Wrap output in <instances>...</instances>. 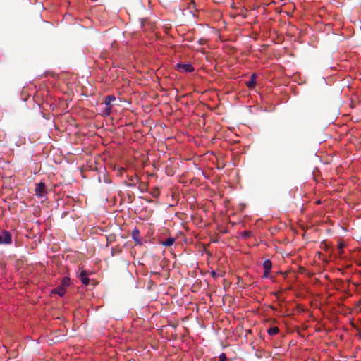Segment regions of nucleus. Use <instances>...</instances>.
<instances>
[{
  "mask_svg": "<svg viewBox=\"0 0 361 361\" xmlns=\"http://www.w3.org/2000/svg\"><path fill=\"white\" fill-rule=\"evenodd\" d=\"M256 79H257V75L255 73H253L251 75L250 80L246 82L247 86L249 88H254L256 85Z\"/></svg>",
  "mask_w": 361,
  "mask_h": 361,
  "instance_id": "0eeeda50",
  "label": "nucleus"
},
{
  "mask_svg": "<svg viewBox=\"0 0 361 361\" xmlns=\"http://www.w3.org/2000/svg\"><path fill=\"white\" fill-rule=\"evenodd\" d=\"M111 112V105L106 106L105 109L103 111V114L105 116H109Z\"/></svg>",
  "mask_w": 361,
  "mask_h": 361,
  "instance_id": "ddd939ff",
  "label": "nucleus"
},
{
  "mask_svg": "<svg viewBox=\"0 0 361 361\" xmlns=\"http://www.w3.org/2000/svg\"><path fill=\"white\" fill-rule=\"evenodd\" d=\"M132 238H133V240L135 241H136L137 243L140 244L141 243V241L140 240V231L137 228H135L133 231H132Z\"/></svg>",
  "mask_w": 361,
  "mask_h": 361,
  "instance_id": "6e6552de",
  "label": "nucleus"
},
{
  "mask_svg": "<svg viewBox=\"0 0 361 361\" xmlns=\"http://www.w3.org/2000/svg\"><path fill=\"white\" fill-rule=\"evenodd\" d=\"M176 70L181 73H191L195 68L190 63H177Z\"/></svg>",
  "mask_w": 361,
  "mask_h": 361,
  "instance_id": "f03ea898",
  "label": "nucleus"
},
{
  "mask_svg": "<svg viewBox=\"0 0 361 361\" xmlns=\"http://www.w3.org/2000/svg\"><path fill=\"white\" fill-rule=\"evenodd\" d=\"M279 328L278 327H271L268 329L267 332L269 335L270 336H274L276 335L279 333Z\"/></svg>",
  "mask_w": 361,
  "mask_h": 361,
  "instance_id": "9d476101",
  "label": "nucleus"
},
{
  "mask_svg": "<svg viewBox=\"0 0 361 361\" xmlns=\"http://www.w3.org/2000/svg\"><path fill=\"white\" fill-rule=\"evenodd\" d=\"M175 242L173 238H168L165 241L162 242V245L166 247L171 246Z\"/></svg>",
  "mask_w": 361,
  "mask_h": 361,
  "instance_id": "1a4fd4ad",
  "label": "nucleus"
},
{
  "mask_svg": "<svg viewBox=\"0 0 361 361\" xmlns=\"http://www.w3.org/2000/svg\"><path fill=\"white\" fill-rule=\"evenodd\" d=\"M79 279L82 281V283L85 285H88L89 283V278L87 273L86 271H82L79 274Z\"/></svg>",
  "mask_w": 361,
  "mask_h": 361,
  "instance_id": "423d86ee",
  "label": "nucleus"
},
{
  "mask_svg": "<svg viewBox=\"0 0 361 361\" xmlns=\"http://www.w3.org/2000/svg\"><path fill=\"white\" fill-rule=\"evenodd\" d=\"M47 188L44 183H39L36 185L35 187V195L38 197L42 198L47 195Z\"/></svg>",
  "mask_w": 361,
  "mask_h": 361,
  "instance_id": "f257e3e1",
  "label": "nucleus"
},
{
  "mask_svg": "<svg viewBox=\"0 0 361 361\" xmlns=\"http://www.w3.org/2000/svg\"><path fill=\"white\" fill-rule=\"evenodd\" d=\"M219 361H227V357L225 353H221L219 355Z\"/></svg>",
  "mask_w": 361,
  "mask_h": 361,
  "instance_id": "2eb2a0df",
  "label": "nucleus"
},
{
  "mask_svg": "<svg viewBox=\"0 0 361 361\" xmlns=\"http://www.w3.org/2000/svg\"><path fill=\"white\" fill-rule=\"evenodd\" d=\"M345 247V245L343 243H340L338 244V253L340 255H342L343 252V248Z\"/></svg>",
  "mask_w": 361,
  "mask_h": 361,
  "instance_id": "4468645a",
  "label": "nucleus"
},
{
  "mask_svg": "<svg viewBox=\"0 0 361 361\" xmlns=\"http://www.w3.org/2000/svg\"><path fill=\"white\" fill-rule=\"evenodd\" d=\"M116 99V97L114 95H109L105 98V105L109 106L111 105V103L112 101H114Z\"/></svg>",
  "mask_w": 361,
  "mask_h": 361,
  "instance_id": "9b49d317",
  "label": "nucleus"
},
{
  "mask_svg": "<svg viewBox=\"0 0 361 361\" xmlns=\"http://www.w3.org/2000/svg\"><path fill=\"white\" fill-rule=\"evenodd\" d=\"M66 289L63 286H61V285L51 290V293L57 294L61 297L63 296L66 294Z\"/></svg>",
  "mask_w": 361,
  "mask_h": 361,
  "instance_id": "39448f33",
  "label": "nucleus"
},
{
  "mask_svg": "<svg viewBox=\"0 0 361 361\" xmlns=\"http://www.w3.org/2000/svg\"><path fill=\"white\" fill-rule=\"evenodd\" d=\"M272 267L271 262L269 259L265 260L263 263V268H264V275L263 276L264 278H268L269 276Z\"/></svg>",
  "mask_w": 361,
  "mask_h": 361,
  "instance_id": "7ed1b4c3",
  "label": "nucleus"
},
{
  "mask_svg": "<svg viewBox=\"0 0 361 361\" xmlns=\"http://www.w3.org/2000/svg\"><path fill=\"white\" fill-rule=\"evenodd\" d=\"M11 243V235L8 231H4L0 234V243L9 244Z\"/></svg>",
  "mask_w": 361,
  "mask_h": 361,
  "instance_id": "20e7f679",
  "label": "nucleus"
},
{
  "mask_svg": "<svg viewBox=\"0 0 361 361\" xmlns=\"http://www.w3.org/2000/svg\"><path fill=\"white\" fill-rule=\"evenodd\" d=\"M70 285V279L68 277H64L61 283V286H63L66 289Z\"/></svg>",
  "mask_w": 361,
  "mask_h": 361,
  "instance_id": "f8f14e48",
  "label": "nucleus"
}]
</instances>
